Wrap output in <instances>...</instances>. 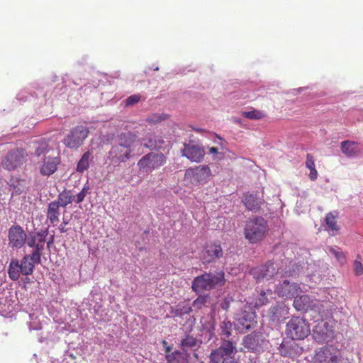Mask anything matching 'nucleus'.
<instances>
[{
  "label": "nucleus",
  "mask_w": 363,
  "mask_h": 363,
  "mask_svg": "<svg viewBox=\"0 0 363 363\" xmlns=\"http://www.w3.org/2000/svg\"><path fill=\"white\" fill-rule=\"evenodd\" d=\"M137 135L130 132L121 133L118 137V143L111 147L107 156L110 164L119 166L135 155L134 147Z\"/></svg>",
  "instance_id": "obj_1"
},
{
  "label": "nucleus",
  "mask_w": 363,
  "mask_h": 363,
  "mask_svg": "<svg viewBox=\"0 0 363 363\" xmlns=\"http://www.w3.org/2000/svg\"><path fill=\"white\" fill-rule=\"evenodd\" d=\"M268 232V224L262 217H255L246 222L244 234L250 243L255 244L262 241Z\"/></svg>",
  "instance_id": "obj_2"
},
{
  "label": "nucleus",
  "mask_w": 363,
  "mask_h": 363,
  "mask_svg": "<svg viewBox=\"0 0 363 363\" xmlns=\"http://www.w3.org/2000/svg\"><path fill=\"white\" fill-rule=\"evenodd\" d=\"M40 262V259L33 258L32 255H25L21 262L16 259H12L8 269L9 277L11 280L17 281L21 274L30 275L33 272L35 264Z\"/></svg>",
  "instance_id": "obj_3"
},
{
  "label": "nucleus",
  "mask_w": 363,
  "mask_h": 363,
  "mask_svg": "<svg viewBox=\"0 0 363 363\" xmlns=\"http://www.w3.org/2000/svg\"><path fill=\"white\" fill-rule=\"evenodd\" d=\"M225 284L224 273H204L194 278L192 282V289L196 292L203 290H211Z\"/></svg>",
  "instance_id": "obj_4"
},
{
  "label": "nucleus",
  "mask_w": 363,
  "mask_h": 363,
  "mask_svg": "<svg viewBox=\"0 0 363 363\" xmlns=\"http://www.w3.org/2000/svg\"><path fill=\"white\" fill-rule=\"evenodd\" d=\"M311 363H351L344 359L337 348L333 345H325L315 350Z\"/></svg>",
  "instance_id": "obj_5"
},
{
  "label": "nucleus",
  "mask_w": 363,
  "mask_h": 363,
  "mask_svg": "<svg viewBox=\"0 0 363 363\" xmlns=\"http://www.w3.org/2000/svg\"><path fill=\"white\" fill-rule=\"evenodd\" d=\"M311 333L307 320L298 316L292 317L286 325V335L292 340H303Z\"/></svg>",
  "instance_id": "obj_6"
},
{
  "label": "nucleus",
  "mask_w": 363,
  "mask_h": 363,
  "mask_svg": "<svg viewBox=\"0 0 363 363\" xmlns=\"http://www.w3.org/2000/svg\"><path fill=\"white\" fill-rule=\"evenodd\" d=\"M312 335L315 341L320 344L333 341L335 337V321L323 319L318 320Z\"/></svg>",
  "instance_id": "obj_7"
},
{
  "label": "nucleus",
  "mask_w": 363,
  "mask_h": 363,
  "mask_svg": "<svg viewBox=\"0 0 363 363\" xmlns=\"http://www.w3.org/2000/svg\"><path fill=\"white\" fill-rule=\"evenodd\" d=\"M89 128L84 125H78L72 128L64 138V145L71 149H77L84 144L89 134Z\"/></svg>",
  "instance_id": "obj_8"
},
{
  "label": "nucleus",
  "mask_w": 363,
  "mask_h": 363,
  "mask_svg": "<svg viewBox=\"0 0 363 363\" xmlns=\"http://www.w3.org/2000/svg\"><path fill=\"white\" fill-rule=\"evenodd\" d=\"M27 157L28 153L23 148L12 150L2 159L1 166L9 171L14 170L26 162Z\"/></svg>",
  "instance_id": "obj_9"
},
{
  "label": "nucleus",
  "mask_w": 363,
  "mask_h": 363,
  "mask_svg": "<svg viewBox=\"0 0 363 363\" xmlns=\"http://www.w3.org/2000/svg\"><path fill=\"white\" fill-rule=\"evenodd\" d=\"M167 158L162 153L150 152L144 155L138 162L140 170L145 172H151L155 169L163 166Z\"/></svg>",
  "instance_id": "obj_10"
},
{
  "label": "nucleus",
  "mask_w": 363,
  "mask_h": 363,
  "mask_svg": "<svg viewBox=\"0 0 363 363\" xmlns=\"http://www.w3.org/2000/svg\"><path fill=\"white\" fill-rule=\"evenodd\" d=\"M184 176L193 184H205L210 179L211 171L207 165H199L195 168L187 169Z\"/></svg>",
  "instance_id": "obj_11"
},
{
  "label": "nucleus",
  "mask_w": 363,
  "mask_h": 363,
  "mask_svg": "<svg viewBox=\"0 0 363 363\" xmlns=\"http://www.w3.org/2000/svg\"><path fill=\"white\" fill-rule=\"evenodd\" d=\"M264 343L262 333L253 332L243 337L242 345L244 352L259 353L263 351Z\"/></svg>",
  "instance_id": "obj_12"
},
{
  "label": "nucleus",
  "mask_w": 363,
  "mask_h": 363,
  "mask_svg": "<svg viewBox=\"0 0 363 363\" xmlns=\"http://www.w3.org/2000/svg\"><path fill=\"white\" fill-rule=\"evenodd\" d=\"M46 235L47 232L45 231L30 233L28 236H27L26 242L29 247L33 248V251L30 254L33 258L40 259L42 252L44 250Z\"/></svg>",
  "instance_id": "obj_13"
},
{
  "label": "nucleus",
  "mask_w": 363,
  "mask_h": 363,
  "mask_svg": "<svg viewBox=\"0 0 363 363\" xmlns=\"http://www.w3.org/2000/svg\"><path fill=\"white\" fill-rule=\"evenodd\" d=\"M9 245L12 248L20 249L26 243L27 235L20 225H12L9 230Z\"/></svg>",
  "instance_id": "obj_14"
},
{
  "label": "nucleus",
  "mask_w": 363,
  "mask_h": 363,
  "mask_svg": "<svg viewBox=\"0 0 363 363\" xmlns=\"http://www.w3.org/2000/svg\"><path fill=\"white\" fill-rule=\"evenodd\" d=\"M277 270L272 261H268L265 264L257 266L250 270V274L257 280H269L276 274Z\"/></svg>",
  "instance_id": "obj_15"
},
{
  "label": "nucleus",
  "mask_w": 363,
  "mask_h": 363,
  "mask_svg": "<svg viewBox=\"0 0 363 363\" xmlns=\"http://www.w3.org/2000/svg\"><path fill=\"white\" fill-rule=\"evenodd\" d=\"M301 289L298 284L284 280L277 286L275 293L283 298H292L301 293Z\"/></svg>",
  "instance_id": "obj_16"
},
{
  "label": "nucleus",
  "mask_w": 363,
  "mask_h": 363,
  "mask_svg": "<svg viewBox=\"0 0 363 363\" xmlns=\"http://www.w3.org/2000/svg\"><path fill=\"white\" fill-rule=\"evenodd\" d=\"M182 155L194 162H201L205 155L203 147L192 143H184L182 150Z\"/></svg>",
  "instance_id": "obj_17"
},
{
  "label": "nucleus",
  "mask_w": 363,
  "mask_h": 363,
  "mask_svg": "<svg viewBox=\"0 0 363 363\" xmlns=\"http://www.w3.org/2000/svg\"><path fill=\"white\" fill-rule=\"evenodd\" d=\"M318 299L308 295L298 296L294 297L293 306L298 311L307 312L314 311L318 306Z\"/></svg>",
  "instance_id": "obj_18"
},
{
  "label": "nucleus",
  "mask_w": 363,
  "mask_h": 363,
  "mask_svg": "<svg viewBox=\"0 0 363 363\" xmlns=\"http://www.w3.org/2000/svg\"><path fill=\"white\" fill-rule=\"evenodd\" d=\"M60 162L57 157L44 156L39 163V172L43 176H50L57 171Z\"/></svg>",
  "instance_id": "obj_19"
},
{
  "label": "nucleus",
  "mask_w": 363,
  "mask_h": 363,
  "mask_svg": "<svg viewBox=\"0 0 363 363\" xmlns=\"http://www.w3.org/2000/svg\"><path fill=\"white\" fill-rule=\"evenodd\" d=\"M223 256V250L219 244H210L206 245L201 254V261L203 264L213 262L216 259Z\"/></svg>",
  "instance_id": "obj_20"
},
{
  "label": "nucleus",
  "mask_w": 363,
  "mask_h": 363,
  "mask_svg": "<svg viewBox=\"0 0 363 363\" xmlns=\"http://www.w3.org/2000/svg\"><path fill=\"white\" fill-rule=\"evenodd\" d=\"M318 306L313 311L318 312L322 318H325V320H333V313L336 311V306L329 301H319L318 300Z\"/></svg>",
  "instance_id": "obj_21"
},
{
  "label": "nucleus",
  "mask_w": 363,
  "mask_h": 363,
  "mask_svg": "<svg viewBox=\"0 0 363 363\" xmlns=\"http://www.w3.org/2000/svg\"><path fill=\"white\" fill-rule=\"evenodd\" d=\"M233 349L231 346L229 347H218L213 350L209 356V363H221L226 361L230 355L233 353Z\"/></svg>",
  "instance_id": "obj_22"
},
{
  "label": "nucleus",
  "mask_w": 363,
  "mask_h": 363,
  "mask_svg": "<svg viewBox=\"0 0 363 363\" xmlns=\"http://www.w3.org/2000/svg\"><path fill=\"white\" fill-rule=\"evenodd\" d=\"M279 350L281 356L293 358L296 354H300L302 350L298 347V344L294 342L291 345L281 344Z\"/></svg>",
  "instance_id": "obj_23"
},
{
  "label": "nucleus",
  "mask_w": 363,
  "mask_h": 363,
  "mask_svg": "<svg viewBox=\"0 0 363 363\" xmlns=\"http://www.w3.org/2000/svg\"><path fill=\"white\" fill-rule=\"evenodd\" d=\"M359 143L354 141L344 140L341 143V150L347 157H353L359 152Z\"/></svg>",
  "instance_id": "obj_24"
},
{
  "label": "nucleus",
  "mask_w": 363,
  "mask_h": 363,
  "mask_svg": "<svg viewBox=\"0 0 363 363\" xmlns=\"http://www.w3.org/2000/svg\"><path fill=\"white\" fill-rule=\"evenodd\" d=\"M60 207L55 201H52L48 205L47 218L52 225L59 222Z\"/></svg>",
  "instance_id": "obj_25"
},
{
  "label": "nucleus",
  "mask_w": 363,
  "mask_h": 363,
  "mask_svg": "<svg viewBox=\"0 0 363 363\" xmlns=\"http://www.w3.org/2000/svg\"><path fill=\"white\" fill-rule=\"evenodd\" d=\"M10 191H12L11 195H20L25 189L26 185L24 180L18 178H11L8 182Z\"/></svg>",
  "instance_id": "obj_26"
},
{
  "label": "nucleus",
  "mask_w": 363,
  "mask_h": 363,
  "mask_svg": "<svg viewBox=\"0 0 363 363\" xmlns=\"http://www.w3.org/2000/svg\"><path fill=\"white\" fill-rule=\"evenodd\" d=\"M164 143L162 138L155 134H150L149 135L147 142L144 145L150 150H159L162 148Z\"/></svg>",
  "instance_id": "obj_27"
},
{
  "label": "nucleus",
  "mask_w": 363,
  "mask_h": 363,
  "mask_svg": "<svg viewBox=\"0 0 363 363\" xmlns=\"http://www.w3.org/2000/svg\"><path fill=\"white\" fill-rule=\"evenodd\" d=\"M243 202L247 209L254 211H258L262 203L261 200L252 194L246 195L244 198Z\"/></svg>",
  "instance_id": "obj_28"
},
{
  "label": "nucleus",
  "mask_w": 363,
  "mask_h": 363,
  "mask_svg": "<svg viewBox=\"0 0 363 363\" xmlns=\"http://www.w3.org/2000/svg\"><path fill=\"white\" fill-rule=\"evenodd\" d=\"M92 160V153L89 151L84 152L77 163V171L79 172H84L85 170L88 169Z\"/></svg>",
  "instance_id": "obj_29"
},
{
  "label": "nucleus",
  "mask_w": 363,
  "mask_h": 363,
  "mask_svg": "<svg viewBox=\"0 0 363 363\" xmlns=\"http://www.w3.org/2000/svg\"><path fill=\"white\" fill-rule=\"evenodd\" d=\"M74 195L70 191H63L60 193L57 201H54L59 206L66 207L68 204L74 202Z\"/></svg>",
  "instance_id": "obj_30"
},
{
  "label": "nucleus",
  "mask_w": 363,
  "mask_h": 363,
  "mask_svg": "<svg viewBox=\"0 0 363 363\" xmlns=\"http://www.w3.org/2000/svg\"><path fill=\"white\" fill-rule=\"evenodd\" d=\"M35 145L34 154L37 157L47 153L49 151V141L45 138H40L34 142Z\"/></svg>",
  "instance_id": "obj_31"
},
{
  "label": "nucleus",
  "mask_w": 363,
  "mask_h": 363,
  "mask_svg": "<svg viewBox=\"0 0 363 363\" xmlns=\"http://www.w3.org/2000/svg\"><path fill=\"white\" fill-rule=\"evenodd\" d=\"M232 326L233 325L229 320H223L221 322L220 325V332L219 333L221 340L220 345L223 343V340H228V338L231 335Z\"/></svg>",
  "instance_id": "obj_32"
},
{
  "label": "nucleus",
  "mask_w": 363,
  "mask_h": 363,
  "mask_svg": "<svg viewBox=\"0 0 363 363\" xmlns=\"http://www.w3.org/2000/svg\"><path fill=\"white\" fill-rule=\"evenodd\" d=\"M337 216V213L335 215L333 213L330 212L327 214L325 221L328 227V230L334 232H337L339 230V226L336 221V218ZM334 235V233H332Z\"/></svg>",
  "instance_id": "obj_33"
},
{
  "label": "nucleus",
  "mask_w": 363,
  "mask_h": 363,
  "mask_svg": "<svg viewBox=\"0 0 363 363\" xmlns=\"http://www.w3.org/2000/svg\"><path fill=\"white\" fill-rule=\"evenodd\" d=\"M230 346L233 349V353L230 355V357L228 358V359H226V361H223V362H221V363H235L234 362L235 356L237 353V348H236L235 342H234L232 340H223V343L220 345L219 347H226L227 348L228 347H230Z\"/></svg>",
  "instance_id": "obj_34"
},
{
  "label": "nucleus",
  "mask_w": 363,
  "mask_h": 363,
  "mask_svg": "<svg viewBox=\"0 0 363 363\" xmlns=\"http://www.w3.org/2000/svg\"><path fill=\"white\" fill-rule=\"evenodd\" d=\"M166 359L168 363H187L184 354L178 351L167 354Z\"/></svg>",
  "instance_id": "obj_35"
},
{
  "label": "nucleus",
  "mask_w": 363,
  "mask_h": 363,
  "mask_svg": "<svg viewBox=\"0 0 363 363\" xmlns=\"http://www.w3.org/2000/svg\"><path fill=\"white\" fill-rule=\"evenodd\" d=\"M198 344V340L191 335L186 336L181 342V348L184 351H187L188 350L196 347Z\"/></svg>",
  "instance_id": "obj_36"
},
{
  "label": "nucleus",
  "mask_w": 363,
  "mask_h": 363,
  "mask_svg": "<svg viewBox=\"0 0 363 363\" xmlns=\"http://www.w3.org/2000/svg\"><path fill=\"white\" fill-rule=\"evenodd\" d=\"M242 116L251 120H259L264 118L266 114L263 111L254 109L252 111L242 112Z\"/></svg>",
  "instance_id": "obj_37"
},
{
  "label": "nucleus",
  "mask_w": 363,
  "mask_h": 363,
  "mask_svg": "<svg viewBox=\"0 0 363 363\" xmlns=\"http://www.w3.org/2000/svg\"><path fill=\"white\" fill-rule=\"evenodd\" d=\"M89 186H84L83 189L81 190V191L77 194L74 199V202L76 203H82L85 197L87 196V194L89 193Z\"/></svg>",
  "instance_id": "obj_38"
},
{
  "label": "nucleus",
  "mask_w": 363,
  "mask_h": 363,
  "mask_svg": "<svg viewBox=\"0 0 363 363\" xmlns=\"http://www.w3.org/2000/svg\"><path fill=\"white\" fill-rule=\"evenodd\" d=\"M210 301V296L208 295L200 296L194 302L193 306L196 308H201L203 306H205Z\"/></svg>",
  "instance_id": "obj_39"
},
{
  "label": "nucleus",
  "mask_w": 363,
  "mask_h": 363,
  "mask_svg": "<svg viewBox=\"0 0 363 363\" xmlns=\"http://www.w3.org/2000/svg\"><path fill=\"white\" fill-rule=\"evenodd\" d=\"M329 252L335 257L337 260L340 262H344L345 261V255L340 250H336L334 247H329Z\"/></svg>",
  "instance_id": "obj_40"
},
{
  "label": "nucleus",
  "mask_w": 363,
  "mask_h": 363,
  "mask_svg": "<svg viewBox=\"0 0 363 363\" xmlns=\"http://www.w3.org/2000/svg\"><path fill=\"white\" fill-rule=\"evenodd\" d=\"M354 273L356 276H361L363 274V264L360 261L354 260L353 263Z\"/></svg>",
  "instance_id": "obj_41"
},
{
  "label": "nucleus",
  "mask_w": 363,
  "mask_h": 363,
  "mask_svg": "<svg viewBox=\"0 0 363 363\" xmlns=\"http://www.w3.org/2000/svg\"><path fill=\"white\" fill-rule=\"evenodd\" d=\"M141 96L140 94H133L127 98L125 101L126 106H132L137 104L140 100Z\"/></svg>",
  "instance_id": "obj_42"
},
{
  "label": "nucleus",
  "mask_w": 363,
  "mask_h": 363,
  "mask_svg": "<svg viewBox=\"0 0 363 363\" xmlns=\"http://www.w3.org/2000/svg\"><path fill=\"white\" fill-rule=\"evenodd\" d=\"M267 301H268V300L266 296V293L263 291H261L260 297L256 301L255 305L257 306H261L266 304L267 303Z\"/></svg>",
  "instance_id": "obj_43"
},
{
  "label": "nucleus",
  "mask_w": 363,
  "mask_h": 363,
  "mask_svg": "<svg viewBox=\"0 0 363 363\" xmlns=\"http://www.w3.org/2000/svg\"><path fill=\"white\" fill-rule=\"evenodd\" d=\"M306 167L309 169L315 168L314 158L311 154L306 155Z\"/></svg>",
  "instance_id": "obj_44"
},
{
  "label": "nucleus",
  "mask_w": 363,
  "mask_h": 363,
  "mask_svg": "<svg viewBox=\"0 0 363 363\" xmlns=\"http://www.w3.org/2000/svg\"><path fill=\"white\" fill-rule=\"evenodd\" d=\"M164 119L162 116L157 114H152L147 118V121L152 123H156L160 121H162Z\"/></svg>",
  "instance_id": "obj_45"
},
{
  "label": "nucleus",
  "mask_w": 363,
  "mask_h": 363,
  "mask_svg": "<svg viewBox=\"0 0 363 363\" xmlns=\"http://www.w3.org/2000/svg\"><path fill=\"white\" fill-rule=\"evenodd\" d=\"M294 265H293V269L291 271H289V272H286L284 273V274H283L282 276H284V277H292V276H294L296 275V274H298V267L296 266V269H297V272L296 271V269H294Z\"/></svg>",
  "instance_id": "obj_46"
},
{
  "label": "nucleus",
  "mask_w": 363,
  "mask_h": 363,
  "mask_svg": "<svg viewBox=\"0 0 363 363\" xmlns=\"http://www.w3.org/2000/svg\"><path fill=\"white\" fill-rule=\"evenodd\" d=\"M318 177V172L315 168L310 169L309 178L312 181H315Z\"/></svg>",
  "instance_id": "obj_47"
},
{
  "label": "nucleus",
  "mask_w": 363,
  "mask_h": 363,
  "mask_svg": "<svg viewBox=\"0 0 363 363\" xmlns=\"http://www.w3.org/2000/svg\"><path fill=\"white\" fill-rule=\"evenodd\" d=\"M67 224H68V221L64 220L62 223L60 225L59 230L61 233H64L67 231V229L65 227Z\"/></svg>",
  "instance_id": "obj_48"
},
{
  "label": "nucleus",
  "mask_w": 363,
  "mask_h": 363,
  "mask_svg": "<svg viewBox=\"0 0 363 363\" xmlns=\"http://www.w3.org/2000/svg\"><path fill=\"white\" fill-rule=\"evenodd\" d=\"M230 302L228 300H225L221 304L220 307L223 310H227L229 308Z\"/></svg>",
  "instance_id": "obj_49"
},
{
  "label": "nucleus",
  "mask_w": 363,
  "mask_h": 363,
  "mask_svg": "<svg viewBox=\"0 0 363 363\" xmlns=\"http://www.w3.org/2000/svg\"><path fill=\"white\" fill-rule=\"evenodd\" d=\"M209 153H211V154H218V150L216 147H211L209 148Z\"/></svg>",
  "instance_id": "obj_50"
},
{
  "label": "nucleus",
  "mask_w": 363,
  "mask_h": 363,
  "mask_svg": "<svg viewBox=\"0 0 363 363\" xmlns=\"http://www.w3.org/2000/svg\"><path fill=\"white\" fill-rule=\"evenodd\" d=\"M240 323H241L244 325V327H245V328H247V329H249V328H250V327H251L250 323L245 324V323H242V322H240Z\"/></svg>",
  "instance_id": "obj_51"
},
{
  "label": "nucleus",
  "mask_w": 363,
  "mask_h": 363,
  "mask_svg": "<svg viewBox=\"0 0 363 363\" xmlns=\"http://www.w3.org/2000/svg\"><path fill=\"white\" fill-rule=\"evenodd\" d=\"M169 350H170V348L168 347L167 348V351H169Z\"/></svg>",
  "instance_id": "obj_52"
}]
</instances>
